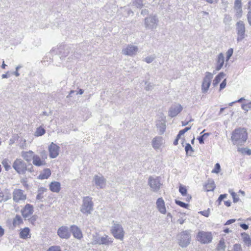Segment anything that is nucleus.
<instances>
[{
  "mask_svg": "<svg viewBox=\"0 0 251 251\" xmlns=\"http://www.w3.org/2000/svg\"><path fill=\"white\" fill-rule=\"evenodd\" d=\"M111 233L116 239L122 240L124 238L125 232L122 225L119 223L116 222L113 224Z\"/></svg>",
  "mask_w": 251,
  "mask_h": 251,
  "instance_id": "7",
  "label": "nucleus"
},
{
  "mask_svg": "<svg viewBox=\"0 0 251 251\" xmlns=\"http://www.w3.org/2000/svg\"><path fill=\"white\" fill-rule=\"evenodd\" d=\"M241 235L244 243L246 244L248 247L250 246L251 245V239L249 235L245 232H244L241 234Z\"/></svg>",
  "mask_w": 251,
  "mask_h": 251,
  "instance_id": "31",
  "label": "nucleus"
},
{
  "mask_svg": "<svg viewBox=\"0 0 251 251\" xmlns=\"http://www.w3.org/2000/svg\"><path fill=\"white\" fill-rule=\"evenodd\" d=\"M156 204L157 209L161 214L166 213L165 202L162 198H159L157 200Z\"/></svg>",
  "mask_w": 251,
  "mask_h": 251,
  "instance_id": "22",
  "label": "nucleus"
},
{
  "mask_svg": "<svg viewBox=\"0 0 251 251\" xmlns=\"http://www.w3.org/2000/svg\"><path fill=\"white\" fill-rule=\"evenodd\" d=\"M226 75L223 72L220 73L214 78L212 84L214 86H216L221 81V80L224 78V77Z\"/></svg>",
  "mask_w": 251,
  "mask_h": 251,
  "instance_id": "30",
  "label": "nucleus"
},
{
  "mask_svg": "<svg viewBox=\"0 0 251 251\" xmlns=\"http://www.w3.org/2000/svg\"><path fill=\"white\" fill-rule=\"evenodd\" d=\"M232 21L231 17L227 15H226L225 16V18L224 19V23L226 24H229L230 22Z\"/></svg>",
  "mask_w": 251,
  "mask_h": 251,
  "instance_id": "45",
  "label": "nucleus"
},
{
  "mask_svg": "<svg viewBox=\"0 0 251 251\" xmlns=\"http://www.w3.org/2000/svg\"><path fill=\"white\" fill-rule=\"evenodd\" d=\"M225 204L226 206L229 207L231 205V202L229 201H225Z\"/></svg>",
  "mask_w": 251,
  "mask_h": 251,
  "instance_id": "63",
  "label": "nucleus"
},
{
  "mask_svg": "<svg viewBox=\"0 0 251 251\" xmlns=\"http://www.w3.org/2000/svg\"><path fill=\"white\" fill-rule=\"evenodd\" d=\"M4 233V230L3 228L1 227V226H0V237H1L3 236Z\"/></svg>",
  "mask_w": 251,
  "mask_h": 251,
  "instance_id": "61",
  "label": "nucleus"
},
{
  "mask_svg": "<svg viewBox=\"0 0 251 251\" xmlns=\"http://www.w3.org/2000/svg\"><path fill=\"white\" fill-rule=\"evenodd\" d=\"M231 195L232 197V198L233 199V202H237L238 201H239V198L237 196L236 193H235V192H232L231 193Z\"/></svg>",
  "mask_w": 251,
  "mask_h": 251,
  "instance_id": "49",
  "label": "nucleus"
},
{
  "mask_svg": "<svg viewBox=\"0 0 251 251\" xmlns=\"http://www.w3.org/2000/svg\"><path fill=\"white\" fill-rule=\"evenodd\" d=\"M242 108L244 110L247 112L248 111L251 109V102H249L247 104H243L242 105Z\"/></svg>",
  "mask_w": 251,
  "mask_h": 251,
  "instance_id": "40",
  "label": "nucleus"
},
{
  "mask_svg": "<svg viewBox=\"0 0 251 251\" xmlns=\"http://www.w3.org/2000/svg\"><path fill=\"white\" fill-rule=\"evenodd\" d=\"M80 211L86 215L90 214L93 210V202L92 198L85 197L83 198L82 204L80 207Z\"/></svg>",
  "mask_w": 251,
  "mask_h": 251,
  "instance_id": "3",
  "label": "nucleus"
},
{
  "mask_svg": "<svg viewBox=\"0 0 251 251\" xmlns=\"http://www.w3.org/2000/svg\"><path fill=\"white\" fill-rule=\"evenodd\" d=\"M226 248L225 244L224 241L220 240L218 244L219 249L225 250Z\"/></svg>",
  "mask_w": 251,
  "mask_h": 251,
  "instance_id": "48",
  "label": "nucleus"
},
{
  "mask_svg": "<svg viewBox=\"0 0 251 251\" xmlns=\"http://www.w3.org/2000/svg\"><path fill=\"white\" fill-rule=\"evenodd\" d=\"M176 203L179 206H180L182 207H183V208H187L188 207V204H186V203H185L182 201H178V200H176Z\"/></svg>",
  "mask_w": 251,
  "mask_h": 251,
  "instance_id": "43",
  "label": "nucleus"
},
{
  "mask_svg": "<svg viewBox=\"0 0 251 251\" xmlns=\"http://www.w3.org/2000/svg\"><path fill=\"white\" fill-rule=\"evenodd\" d=\"M185 150L186 152V154H189L190 155L194 152V150L193 149L191 145L189 143L186 144Z\"/></svg>",
  "mask_w": 251,
  "mask_h": 251,
  "instance_id": "35",
  "label": "nucleus"
},
{
  "mask_svg": "<svg viewBox=\"0 0 251 251\" xmlns=\"http://www.w3.org/2000/svg\"><path fill=\"white\" fill-rule=\"evenodd\" d=\"M26 198V195L24 191L21 189H15L13 192V199L15 202H18L21 201H25Z\"/></svg>",
  "mask_w": 251,
  "mask_h": 251,
  "instance_id": "15",
  "label": "nucleus"
},
{
  "mask_svg": "<svg viewBox=\"0 0 251 251\" xmlns=\"http://www.w3.org/2000/svg\"><path fill=\"white\" fill-rule=\"evenodd\" d=\"M33 206L30 204H26L21 210L22 216L25 219L28 218L33 214Z\"/></svg>",
  "mask_w": 251,
  "mask_h": 251,
  "instance_id": "17",
  "label": "nucleus"
},
{
  "mask_svg": "<svg viewBox=\"0 0 251 251\" xmlns=\"http://www.w3.org/2000/svg\"><path fill=\"white\" fill-rule=\"evenodd\" d=\"M0 196L2 198V199L0 201H7V200L11 198V194L10 193L6 194L5 196H4V195H2V196L0 195Z\"/></svg>",
  "mask_w": 251,
  "mask_h": 251,
  "instance_id": "46",
  "label": "nucleus"
},
{
  "mask_svg": "<svg viewBox=\"0 0 251 251\" xmlns=\"http://www.w3.org/2000/svg\"><path fill=\"white\" fill-rule=\"evenodd\" d=\"M48 158V153L46 151L42 150L39 155L35 154L32 160L33 165L37 167L44 166L47 165L46 159Z\"/></svg>",
  "mask_w": 251,
  "mask_h": 251,
  "instance_id": "2",
  "label": "nucleus"
},
{
  "mask_svg": "<svg viewBox=\"0 0 251 251\" xmlns=\"http://www.w3.org/2000/svg\"><path fill=\"white\" fill-rule=\"evenodd\" d=\"M197 240L202 244H208L212 241V236L210 232L200 231L197 236Z\"/></svg>",
  "mask_w": 251,
  "mask_h": 251,
  "instance_id": "12",
  "label": "nucleus"
},
{
  "mask_svg": "<svg viewBox=\"0 0 251 251\" xmlns=\"http://www.w3.org/2000/svg\"><path fill=\"white\" fill-rule=\"evenodd\" d=\"M26 171H28L30 173H33L34 172V169L33 165L31 164H29L28 165H27L26 167Z\"/></svg>",
  "mask_w": 251,
  "mask_h": 251,
  "instance_id": "50",
  "label": "nucleus"
},
{
  "mask_svg": "<svg viewBox=\"0 0 251 251\" xmlns=\"http://www.w3.org/2000/svg\"><path fill=\"white\" fill-rule=\"evenodd\" d=\"M29 228L28 227H25L21 231L20 233V237L22 239H26L29 238Z\"/></svg>",
  "mask_w": 251,
  "mask_h": 251,
  "instance_id": "29",
  "label": "nucleus"
},
{
  "mask_svg": "<svg viewBox=\"0 0 251 251\" xmlns=\"http://www.w3.org/2000/svg\"><path fill=\"white\" fill-rule=\"evenodd\" d=\"M46 190V189L44 188H41L39 190L38 192H41L42 194Z\"/></svg>",
  "mask_w": 251,
  "mask_h": 251,
  "instance_id": "64",
  "label": "nucleus"
},
{
  "mask_svg": "<svg viewBox=\"0 0 251 251\" xmlns=\"http://www.w3.org/2000/svg\"><path fill=\"white\" fill-rule=\"evenodd\" d=\"M57 235L62 239H68L70 236L69 228L66 226H62L57 230Z\"/></svg>",
  "mask_w": 251,
  "mask_h": 251,
  "instance_id": "18",
  "label": "nucleus"
},
{
  "mask_svg": "<svg viewBox=\"0 0 251 251\" xmlns=\"http://www.w3.org/2000/svg\"><path fill=\"white\" fill-rule=\"evenodd\" d=\"M213 74L207 72L205 74V76L203 79L201 85V91L203 93L207 92L213 78Z\"/></svg>",
  "mask_w": 251,
  "mask_h": 251,
  "instance_id": "9",
  "label": "nucleus"
},
{
  "mask_svg": "<svg viewBox=\"0 0 251 251\" xmlns=\"http://www.w3.org/2000/svg\"><path fill=\"white\" fill-rule=\"evenodd\" d=\"M204 137L202 136H200L198 138L200 144H202L204 143Z\"/></svg>",
  "mask_w": 251,
  "mask_h": 251,
  "instance_id": "57",
  "label": "nucleus"
},
{
  "mask_svg": "<svg viewBox=\"0 0 251 251\" xmlns=\"http://www.w3.org/2000/svg\"><path fill=\"white\" fill-rule=\"evenodd\" d=\"M216 186L214 180L212 179H208L207 182L204 185V189L206 191H213Z\"/></svg>",
  "mask_w": 251,
  "mask_h": 251,
  "instance_id": "25",
  "label": "nucleus"
},
{
  "mask_svg": "<svg viewBox=\"0 0 251 251\" xmlns=\"http://www.w3.org/2000/svg\"><path fill=\"white\" fill-rule=\"evenodd\" d=\"M45 133V130L42 128V127H39L37 128L35 132V135L36 136H40L44 135Z\"/></svg>",
  "mask_w": 251,
  "mask_h": 251,
  "instance_id": "34",
  "label": "nucleus"
},
{
  "mask_svg": "<svg viewBox=\"0 0 251 251\" xmlns=\"http://www.w3.org/2000/svg\"><path fill=\"white\" fill-rule=\"evenodd\" d=\"M23 223V219L21 216L17 215L13 220V225L14 226H19Z\"/></svg>",
  "mask_w": 251,
  "mask_h": 251,
  "instance_id": "32",
  "label": "nucleus"
},
{
  "mask_svg": "<svg viewBox=\"0 0 251 251\" xmlns=\"http://www.w3.org/2000/svg\"><path fill=\"white\" fill-rule=\"evenodd\" d=\"M2 164L6 171L10 168V162L8 159H4L2 161Z\"/></svg>",
  "mask_w": 251,
  "mask_h": 251,
  "instance_id": "39",
  "label": "nucleus"
},
{
  "mask_svg": "<svg viewBox=\"0 0 251 251\" xmlns=\"http://www.w3.org/2000/svg\"><path fill=\"white\" fill-rule=\"evenodd\" d=\"M233 50L232 48L229 49L226 52V61H228L233 54Z\"/></svg>",
  "mask_w": 251,
  "mask_h": 251,
  "instance_id": "44",
  "label": "nucleus"
},
{
  "mask_svg": "<svg viewBox=\"0 0 251 251\" xmlns=\"http://www.w3.org/2000/svg\"><path fill=\"white\" fill-rule=\"evenodd\" d=\"M206 2L209 3H214L217 2L218 0H205Z\"/></svg>",
  "mask_w": 251,
  "mask_h": 251,
  "instance_id": "62",
  "label": "nucleus"
},
{
  "mask_svg": "<svg viewBox=\"0 0 251 251\" xmlns=\"http://www.w3.org/2000/svg\"><path fill=\"white\" fill-rule=\"evenodd\" d=\"M235 219H230L226 221V223L225 224V225H228L232 223H233L235 222Z\"/></svg>",
  "mask_w": 251,
  "mask_h": 251,
  "instance_id": "58",
  "label": "nucleus"
},
{
  "mask_svg": "<svg viewBox=\"0 0 251 251\" xmlns=\"http://www.w3.org/2000/svg\"><path fill=\"white\" fill-rule=\"evenodd\" d=\"M179 191L183 196L187 195V189L185 186L180 185L179 187Z\"/></svg>",
  "mask_w": 251,
  "mask_h": 251,
  "instance_id": "37",
  "label": "nucleus"
},
{
  "mask_svg": "<svg viewBox=\"0 0 251 251\" xmlns=\"http://www.w3.org/2000/svg\"><path fill=\"white\" fill-rule=\"evenodd\" d=\"M200 213L203 216L208 217L209 215V210H204L202 211H201Z\"/></svg>",
  "mask_w": 251,
  "mask_h": 251,
  "instance_id": "56",
  "label": "nucleus"
},
{
  "mask_svg": "<svg viewBox=\"0 0 251 251\" xmlns=\"http://www.w3.org/2000/svg\"><path fill=\"white\" fill-rule=\"evenodd\" d=\"M155 55L154 54H153L152 55L146 57L144 59V61L147 63H151L155 59Z\"/></svg>",
  "mask_w": 251,
  "mask_h": 251,
  "instance_id": "38",
  "label": "nucleus"
},
{
  "mask_svg": "<svg viewBox=\"0 0 251 251\" xmlns=\"http://www.w3.org/2000/svg\"><path fill=\"white\" fill-rule=\"evenodd\" d=\"M238 151L241 152L243 154H246L248 155L251 154V150L248 148H239Z\"/></svg>",
  "mask_w": 251,
  "mask_h": 251,
  "instance_id": "36",
  "label": "nucleus"
},
{
  "mask_svg": "<svg viewBox=\"0 0 251 251\" xmlns=\"http://www.w3.org/2000/svg\"><path fill=\"white\" fill-rule=\"evenodd\" d=\"M51 175V171L49 169H45L42 173H41L38 178L40 179H45L48 178Z\"/></svg>",
  "mask_w": 251,
  "mask_h": 251,
  "instance_id": "28",
  "label": "nucleus"
},
{
  "mask_svg": "<svg viewBox=\"0 0 251 251\" xmlns=\"http://www.w3.org/2000/svg\"><path fill=\"white\" fill-rule=\"evenodd\" d=\"M146 87H145V89L147 90V91H149V90H151L153 88V85L151 83H148V82H146Z\"/></svg>",
  "mask_w": 251,
  "mask_h": 251,
  "instance_id": "54",
  "label": "nucleus"
},
{
  "mask_svg": "<svg viewBox=\"0 0 251 251\" xmlns=\"http://www.w3.org/2000/svg\"><path fill=\"white\" fill-rule=\"evenodd\" d=\"M191 232V230H185L178 235L179 245L182 248L186 247L190 243Z\"/></svg>",
  "mask_w": 251,
  "mask_h": 251,
  "instance_id": "4",
  "label": "nucleus"
},
{
  "mask_svg": "<svg viewBox=\"0 0 251 251\" xmlns=\"http://www.w3.org/2000/svg\"><path fill=\"white\" fill-rule=\"evenodd\" d=\"M34 155V152L32 151H23L21 152V156L28 163H29L31 160H33Z\"/></svg>",
  "mask_w": 251,
  "mask_h": 251,
  "instance_id": "21",
  "label": "nucleus"
},
{
  "mask_svg": "<svg viewBox=\"0 0 251 251\" xmlns=\"http://www.w3.org/2000/svg\"><path fill=\"white\" fill-rule=\"evenodd\" d=\"M28 219L29 222L31 224H33L36 221V220L37 219V216H36V215H33L31 217H30V218H28Z\"/></svg>",
  "mask_w": 251,
  "mask_h": 251,
  "instance_id": "52",
  "label": "nucleus"
},
{
  "mask_svg": "<svg viewBox=\"0 0 251 251\" xmlns=\"http://www.w3.org/2000/svg\"><path fill=\"white\" fill-rule=\"evenodd\" d=\"M93 182L98 188L103 189L106 186V180L101 175H95Z\"/></svg>",
  "mask_w": 251,
  "mask_h": 251,
  "instance_id": "13",
  "label": "nucleus"
},
{
  "mask_svg": "<svg viewBox=\"0 0 251 251\" xmlns=\"http://www.w3.org/2000/svg\"><path fill=\"white\" fill-rule=\"evenodd\" d=\"M13 169L19 174L24 175L26 171V163L20 158H17L13 163Z\"/></svg>",
  "mask_w": 251,
  "mask_h": 251,
  "instance_id": "5",
  "label": "nucleus"
},
{
  "mask_svg": "<svg viewBox=\"0 0 251 251\" xmlns=\"http://www.w3.org/2000/svg\"><path fill=\"white\" fill-rule=\"evenodd\" d=\"M43 198V196H42V194L41 192L38 193V195H37L36 199L38 200H41Z\"/></svg>",
  "mask_w": 251,
  "mask_h": 251,
  "instance_id": "60",
  "label": "nucleus"
},
{
  "mask_svg": "<svg viewBox=\"0 0 251 251\" xmlns=\"http://www.w3.org/2000/svg\"><path fill=\"white\" fill-rule=\"evenodd\" d=\"M49 156L51 158H55L59 155V147L52 142L49 146Z\"/></svg>",
  "mask_w": 251,
  "mask_h": 251,
  "instance_id": "16",
  "label": "nucleus"
},
{
  "mask_svg": "<svg viewBox=\"0 0 251 251\" xmlns=\"http://www.w3.org/2000/svg\"><path fill=\"white\" fill-rule=\"evenodd\" d=\"M234 8L238 13V17H241L242 15V3L241 0H235L234 2Z\"/></svg>",
  "mask_w": 251,
  "mask_h": 251,
  "instance_id": "27",
  "label": "nucleus"
},
{
  "mask_svg": "<svg viewBox=\"0 0 251 251\" xmlns=\"http://www.w3.org/2000/svg\"><path fill=\"white\" fill-rule=\"evenodd\" d=\"M163 144V139L162 137L157 136L152 139L151 145L155 150L160 149Z\"/></svg>",
  "mask_w": 251,
  "mask_h": 251,
  "instance_id": "20",
  "label": "nucleus"
},
{
  "mask_svg": "<svg viewBox=\"0 0 251 251\" xmlns=\"http://www.w3.org/2000/svg\"><path fill=\"white\" fill-rule=\"evenodd\" d=\"M236 31L237 34V41H242L246 37V27L243 21H239L235 25Z\"/></svg>",
  "mask_w": 251,
  "mask_h": 251,
  "instance_id": "6",
  "label": "nucleus"
},
{
  "mask_svg": "<svg viewBox=\"0 0 251 251\" xmlns=\"http://www.w3.org/2000/svg\"><path fill=\"white\" fill-rule=\"evenodd\" d=\"M47 251H61V249L59 246H52Z\"/></svg>",
  "mask_w": 251,
  "mask_h": 251,
  "instance_id": "47",
  "label": "nucleus"
},
{
  "mask_svg": "<svg viewBox=\"0 0 251 251\" xmlns=\"http://www.w3.org/2000/svg\"><path fill=\"white\" fill-rule=\"evenodd\" d=\"M216 70L219 71L223 67L224 62H225V57L224 54L222 53H220L217 56L216 59Z\"/></svg>",
  "mask_w": 251,
  "mask_h": 251,
  "instance_id": "24",
  "label": "nucleus"
},
{
  "mask_svg": "<svg viewBox=\"0 0 251 251\" xmlns=\"http://www.w3.org/2000/svg\"><path fill=\"white\" fill-rule=\"evenodd\" d=\"M50 189L53 192H59L60 190V183L57 181L51 182L50 184Z\"/></svg>",
  "mask_w": 251,
  "mask_h": 251,
  "instance_id": "26",
  "label": "nucleus"
},
{
  "mask_svg": "<svg viewBox=\"0 0 251 251\" xmlns=\"http://www.w3.org/2000/svg\"><path fill=\"white\" fill-rule=\"evenodd\" d=\"M226 79H225L222 81V82L220 84V90H221L224 89L226 87Z\"/></svg>",
  "mask_w": 251,
  "mask_h": 251,
  "instance_id": "55",
  "label": "nucleus"
},
{
  "mask_svg": "<svg viewBox=\"0 0 251 251\" xmlns=\"http://www.w3.org/2000/svg\"><path fill=\"white\" fill-rule=\"evenodd\" d=\"M157 128L159 129V132L161 134L164 133L166 129V125L164 122H160L156 125Z\"/></svg>",
  "mask_w": 251,
  "mask_h": 251,
  "instance_id": "33",
  "label": "nucleus"
},
{
  "mask_svg": "<svg viewBox=\"0 0 251 251\" xmlns=\"http://www.w3.org/2000/svg\"><path fill=\"white\" fill-rule=\"evenodd\" d=\"M221 170V166L219 163H216L215 166V168L212 171V173L218 174Z\"/></svg>",
  "mask_w": 251,
  "mask_h": 251,
  "instance_id": "42",
  "label": "nucleus"
},
{
  "mask_svg": "<svg viewBox=\"0 0 251 251\" xmlns=\"http://www.w3.org/2000/svg\"><path fill=\"white\" fill-rule=\"evenodd\" d=\"M94 242L95 244L108 245L112 243L113 240L112 238L108 237L107 235H104L103 236L98 237V239L95 240Z\"/></svg>",
  "mask_w": 251,
  "mask_h": 251,
  "instance_id": "19",
  "label": "nucleus"
},
{
  "mask_svg": "<svg viewBox=\"0 0 251 251\" xmlns=\"http://www.w3.org/2000/svg\"><path fill=\"white\" fill-rule=\"evenodd\" d=\"M248 138V133L245 128L239 127L233 131L231 136L232 143L237 146L244 145Z\"/></svg>",
  "mask_w": 251,
  "mask_h": 251,
  "instance_id": "1",
  "label": "nucleus"
},
{
  "mask_svg": "<svg viewBox=\"0 0 251 251\" xmlns=\"http://www.w3.org/2000/svg\"><path fill=\"white\" fill-rule=\"evenodd\" d=\"M183 107L179 103H175L169 108L168 116L173 118L176 116L182 110Z\"/></svg>",
  "mask_w": 251,
  "mask_h": 251,
  "instance_id": "14",
  "label": "nucleus"
},
{
  "mask_svg": "<svg viewBox=\"0 0 251 251\" xmlns=\"http://www.w3.org/2000/svg\"><path fill=\"white\" fill-rule=\"evenodd\" d=\"M139 52V48L137 46L129 44L126 46L122 50V53L125 55L134 56Z\"/></svg>",
  "mask_w": 251,
  "mask_h": 251,
  "instance_id": "8",
  "label": "nucleus"
},
{
  "mask_svg": "<svg viewBox=\"0 0 251 251\" xmlns=\"http://www.w3.org/2000/svg\"><path fill=\"white\" fill-rule=\"evenodd\" d=\"M133 3L137 8H141L143 6V0H134Z\"/></svg>",
  "mask_w": 251,
  "mask_h": 251,
  "instance_id": "41",
  "label": "nucleus"
},
{
  "mask_svg": "<svg viewBox=\"0 0 251 251\" xmlns=\"http://www.w3.org/2000/svg\"><path fill=\"white\" fill-rule=\"evenodd\" d=\"M240 226L244 229L247 230L249 228L248 225L245 224H240Z\"/></svg>",
  "mask_w": 251,
  "mask_h": 251,
  "instance_id": "59",
  "label": "nucleus"
},
{
  "mask_svg": "<svg viewBox=\"0 0 251 251\" xmlns=\"http://www.w3.org/2000/svg\"><path fill=\"white\" fill-rule=\"evenodd\" d=\"M247 17L248 22L249 25L250 26H251V10L249 11V12L247 14Z\"/></svg>",
  "mask_w": 251,
  "mask_h": 251,
  "instance_id": "51",
  "label": "nucleus"
},
{
  "mask_svg": "<svg viewBox=\"0 0 251 251\" xmlns=\"http://www.w3.org/2000/svg\"><path fill=\"white\" fill-rule=\"evenodd\" d=\"M227 195L226 194L220 195V196L218 199V201H219V204H220V203L224 199L226 198L227 197Z\"/></svg>",
  "mask_w": 251,
  "mask_h": 251,
  "instance_id": "53",
  "label": "nucleus"
},
{
  "mask_svg": "<svg viewBox=\"0 0 251 251\" xmlns=\"http://www.w3.org/2000/svg\"><path fill=\"white\" fill-rule=\"evenodd\" d=\"M158 20L155 16H150L145 19V26L147 29L153 30L157 26Z\"/></svg>",
  "mask_w": 251,
  "mask_h": 251,
  "instance_id": "10",
  "label": "nucleus"
},
{
  "mask_svg": "<svg viewBox=\"0 0 251 251\" xmlns=\"http://www.w3.org/2000/svg\"><path fill=\"white\" fill-rule=\"evenodd\" d=\"M71 231L73 236L78 239H80L82 237V234L80 228L75 225L71 226Z\"/></svg>",
  "mask_w": 251,
  "mask_h": 251,
  "instance_id": "23",
  "label": "nucleus"
},
{
  "mask_svg": "<svg viewBox=\"0 0 251 251\" xmlns=\"http://www.w3.org/2000/svg\"><path fill=\"white\" fill-rule=\"evenodd\" d=\"M148 184L151 190L154 192H158L161 186L159 178L158 177L150 176L148 179Z\"/></svg>",
  "mask_w": 251,
  "mask_h": 251,
  "instance_id": "11",
  "label": "nucleus"
}]
</instances>
